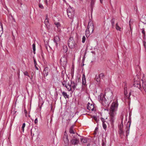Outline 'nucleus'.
<instances>
[{"label":"nucleus","instance_id":"f257e3e1","mask_svg":"<svg viewBox=\"0 0 146 146\" xmlns=\"http://www.w3.org/2000/svg\"><path fill=\"white\" fill-rule=\"evenodd\" d=\"M118 106L117 101L113 102L112 103L110 109L109 114L110 115V121L112 127H114V122L115 119V111L117 110Z\"/></svg>","mask_w":146,"mask_h":146},{"label":"nucleus","instance_id":"f03ea898","mask_svg":"<svg viewBox=\"0 0 146 146\" xmlns=\"http://www.w3.org/2000/svg\"><path fill=\"white\" fill-rule=\"evenodd\" d=\"M94 30L93 24L91 21H89L87 28L85 31V35L87 37L89 36L90 34L92 33Z\"/></svg>","mask_w":146,"mask_h":146},{"label":"nucleus","instance_id":"7ed1b4c3","mask_svg":"<svg viewBox=\"0 0 146 146\" xmlns=\"http://www.w3.org/2000/svg\"><path fill=\"white\" fill-rule=\"evenodd\" d=\"M98 98L100 101H101L102 104L104 106L107 107L109 106L110 103L108 102V100L105 98L104 95L101 94L100 95L98 96Z\"/></svg>","mask_w":146,"mask_h":146},{"label":"nucleus","instance_id":"20e7f679","mask_svg":"<svg viewBox=\"0 0 146 146\" xmlns=\"http://www.w3.org/2000/svg\"><path fill=\"white\" fill-rule=\"evenodd\" d=\"M68 45L70 48H76L77 44L75 43L72 37H70L68 41Z\"/></svg>","mask_w":146,"mask_h":146},{"label":"nucleus","instance_id":"39448f33","mask_svg":"<svg viewBox=\"0 0 146 146\" xmlns=\"http://www.w3.org/2000/svg\"><path fill=\"white\" fill-rule=\"evenodd\" d=\"M67 12L68 17L71 19H72L74 16V11L71 8H69L67 9Z\"/></svg>","mask_w":146,"mask_h":146},{"label":"nucleus","instance_id":"423d86ee","mask_svg":"<svg viewBox=\"0 0 146 146\" xmlns=\"http://www.w3.org/2000/svg\"><path fill=\"white\" fill-rule=\"evenodd\" d=\"M67 62V59L65 56H62L60 60L61 65L63 67L66 66Z\"/></svg>","mask_w":146,"mask_h":146},{"label":"nucleus","instance_id":"0eeeda50","mask_svg":"<svg viewBox=\"0 0 146 146\" xmlns=\"http://www.w3.org/2000/svg\"><path fill=\"white\" fill-rule=\"evenodd\" d=\"M71 143L73 145H77L79 142V139L77 138L76 135H74L73 137V138L71 141Z\"/></svg>","mask_w":146,"mask_h":146},{"label":"nucleus","instance_id":"6e6552de","mask_svg":"<svg viewBox=\"0 0 146 146\" xmlns=\"http://www.w3.org/2000/svg\"><path fill=\"white\" fill-rule=\"evenodd\" d=\"M87 109L89 111H95L96 109L94 108V105L93 104H90L88 103L87 105Z\"/></svg>","mask_w":146,"mask_h":146},{"label":"nucleus","instance_id":"1a4fd4ad","mask_svg":"<svg viewBox=\"0 0 146 146\" xmlns=\"http://www.w3.org/2000/svg\"><path fill=\"white\" fill-rule=\"evenodd\" d=\"M44 23L47 28L48 29H49L50 28V25L49 23V19H48V15H46Z\"/></svg>","mask_w":146,"mask_h":146},{"label":"nucleus","instance_id":"9d476101","mask_svg":"<svg viewBox=\"0 0 146 146\" xmlns=\"http://www.w3.org/2000/svg\"><path fill=\"white\" fill-rule=\"evenodd\" d=\"M131 122L130 121H128L127 124L126 125V136H128V135L129 133V131L130 127L131 125Z\"/></svg>","mask_w":146,"mask_h":146},{"label":"nucleus","instance_id":"9b49d317","mask_svg":"<svg viewBox=\"0 0 146 146\" xmlns=\"http://www.w3.org/2000/svg\"><path fill=\"white\" fill-rule=\"evenodd\" d=\"M54 42L55 43V46L56 48L58 47V42L60 41V38L58 36H56L54 37Z\"/></svg>","mask_w":146,"mask_h":146},{"label":"nucleus","instance_id":"f8f14e48","mask_svg":"<svg viewBox=\"0 0 146 146\" xmlns=\"http://www.w3.org/2000/svg\"><path fill=\"white\" fill-rule=\"evenodd\" d=\"M70 84V86H71L73 91H74L75 90L76 88V86L77 85V84L74 83V82L71 81Z\"/></svg>","mask_w":146,"mask_h":146},{"label":"nucleus","instance_id":"ddd939ff","mask_svg":"<svg viewBox=\"0 0 146 146\" xmlns=\"http://www.w3.org/2000/svg\"><path fill=\"white\" fill-rule=\"evenodd\" d=\"M133 85L134 86L140 89L141 91H142L141 85L140 84V82H135V83Z\"/></svg>","mask_w":146,"mask_h":146},{"label":"nucleus","instance_id":"4468645a","mask_svg":"<svg viewBox=\"0 0 146 146\" xmlns=\"http://www.w3.org/2000/svg\"><path fill=\"white\" fill-rule=\"evenodd\" d=\"M74 125H72L69 129V132L70 133L74 134L75 133L74 129Z\"/></svg>","mask_w":146,"mask_h":146},{"label":"nucleus","instance_id":"2eb2a0df","mask_svg":"<svg viewBox=\"0 0 146 146\" xmlns=\"http://www.w3.org/2000/svg\"><path fill=\"white\" fill-rule=\"evenodd\" d=\"M49 69L47 67H45L43 71V72L46 76L48 75Z\"/></svg>","mask_w":146,"mask_h":146},{"label":"nucleus","instance_id":"dca6fc26","mask_svg":"<svg viewBox=\"0 0 146 146\" xmlns=\"http://www.w3.org/2000/svg\"><path fill=\"white\" fill-rule=\"evenodd\" d=\"M63 140L65 143H68L69 140L68 138L67 135H64L63 137Z\"/></svg>","mask_w":146,"mask_h":146},{"label":"nucleus","instance_id":"f3484780","mask_svg":"<svg viewBox=\"0 0 146 146\" xmlns=\"http://www.w3.org/2000/svg\"><path fill=\"white\" fill-rule=\"evenodd\" d=\"M61 91L62 92L63 96H64L65 98L66 99V98H69V95L67 94L66 92H64V91L62 92V90H61Z\"/></svg>","mask_w":146,"mask_h":146},{"label":"nucleus","instance_id":"a211bd4d","mask_svg":"<svg viewBox=\"0 0 146 146\" xmlns=\"http://www.w3.org/2000/svg\"><path fill=\"white\" fill-rule=\"evenodd\" d=\"M3 30L2 27V24L0 22V36H1V35L3 33Z\"/></svg>","mask_w":146,"mask_h":146},{"label":"nucleus","instance_id":"6ab92c4d","mask_svg":"<svg viewBox=\"0 0 146 146\" xmlns=\"http://www.w3.org/2000/svg\"><path fill=\"white\" fill-rule=\"evenodd\" d=\"M68 86H67L66 87L67 88L68 91H73V90L71 88L70 83L68 84Z\"/></svg>","mask_w":146,"mask_h":146},{"label":"nucleus","instance_id":"aec40b11","mask_svg":"<svg viewBox=\"0 0 146 146\" xmlns=\"http://www.w3.org/2000/svg\"><path fill=\"white\" fill-rule=\"evenodd\" d=\"M80 141L82 143H86L87 141V140L86 138H83L80 139Z\"/></svg>","mask_w":146,"mask_h":146},{"label":"nucleus","instance_id":"412c9836","mask_svg":"<svg viewBox=\"0 0 146 146\" xmlns=\"http://www.w3.org/2000/svg\"><path fill=\"white\" fill-rule=\"evenodd\" d=\"M124 86V90H127V83L126 81L123 82V83L122 84Z\"/></svg>","mask_w":146,"mask_h":146},{"label":"nucleus","instance_id":"4be33fe9","mask_svg":"<svg viewBox=\"0 0 146 146\" xmlns=\"http://www.w3.org/2000/svg\"><path fill=\"white\" fill-rule=\"evenodd\" d=\"M115 28H116V29L117 31H121V28L119 26L117 23L116 24Z\"/></svg>","mask_w":146,"mask_h":146},{"label":"nucleus","instance_id":"5701e85b","mask_svg":"<svg viewBox=\"0 0 146 146\" xmlns=\"http://www.w3.org/2000/svg\"><path fill=\"white\" fill-rule=\"evenodd\" d=\"M63 52H64L66 53L68 50V48L66 45H64L63 47Z\"/></svg>","mask_w":146,"mask_h":146},{"label":"nucleus","instance_id":"b1692460","mask_svg":"<svg viewBox=\"0 0 146 146\" xmlns=\"http://www.w3.org/2000/svg\"><path fill=\"white\" fill-rule=\"evenodd\" d=\"M111 25L113 28L114 27L115 24V19L114 18H113L111 20Z\"/></svg>","mask_w":146,"mask_h":146},{"label":"nucleus","instance_id":"393cba45","mask_svg":"<svg viewBox=\"0 0 146 146\" xmlns=\"http://www.w3.org/2000/svg\"><path fill=\"white\" fill-rule=\"evenodd\" d=\"M100 77L98 75H96L95 77V79L97 82H99L100 81Z\"/></svg>","mask_w":146,"mask_h":146},{"label":"nucleus","instance_id":"a878e982","mask_svg":"<svg viewBox=\"0 0 146 146\" xmlns=\"http://www.w3.org/2000/svg\"><path fill=\"white\" fill-rule=\"evenodd\" d=\"M54 24L58 28L60 26V24L59 22H55Z\"/></svg>","mask_w":146,"mask_h":146},{"label":"nucleus","instance_id":"bb28decb","mask_svg":"<svg viewBox=\"0 0 146 146\" xmlns=\"http://www.w3.org/2000/svg\"><path fill=\"white\" fill-rule=\"evenodd\" d=\"M142 87L144 90L146 92V85L145 84H143Z\"/></svg>","mask_w":146,"mask_h":146},{"label":"nucleus","instance_id":"cd10ccee","mask_svg":"<svg viewBox=\"0 0 146 146\" xmlns=\"http://www.w3.org/2000/svg\"><path fill=\"white\" fill-rule=\"evenodd\" d=\"M33 52L34 53V54H35V43H34L33 44Z\"/></svg>","mask_w":146,"mask_h":146},{"label":"nucleus","instance_id":"c85d7f7f","mask_svg":"<svg viewBox=\"0 0 146 146\" xmlns=\"http://www.w3.org/2000/svg\"><path fill=\"white\" fill-rule=\"evenodd\" d=\"M62 84L63 86L66 87L67 86L66 85V81L64 80L62 82Z\"/></svg>","mask_w":146,"mask_h":146},{"label":"nucleus","instance_id":"c756f323","mask_svg":"<svg viewBox=\"0 0 146 146\" xmlns=\"http://www.w3.org/2000/svg\"><path fill=\"white\" fill-rule=\"evenodd\" d=\"M102 125L104 129L106 130L107 128V125L105 123H102Z\"/></svg>","mask_w":146,"mask_h":146},{"label":"nucleus","instance_id":"7c9ffc66","mask_svg":"<svg viewBox=\"0 0 146 146\" xmlns=\"http://www.w3.org/2000/svg\"><path fill=\"white\" fill-rule=\"evenodd\" d=\"M25 126V123H23L22 127V130L23 132H24V128Z\"/></svg>","mask_w":146,"mask_h":146},{"label":"nucleus","instance_id":"2f4dec72","mask_svg":"<svg viewBox=\"0 0 146 146\" xmlns=\"http://www.w3.org/2000/svg\"><path fill=\"white\" fill-rule=\"evenodd\" d=\"M100 78H103L105 75L103 73H102L98 75Z\"/></svg>","mask_w":146,"mask_h":146},{"label":"nucleus","instance_id":"473e14b6","mask_svg":"<svg viewBox=\"0 0 146 146\" xmlns=\"http://www.w3.org/2000/svg\"><path fill=\"white\" fill-rule=\"evenodd\" d=\"M82 85H84V86H86V80H82Z\"/></svg>","mask_w":146,"mask_h":146},{"label":"nucleus","instance_id":"72a5a7b5","mask_svg":"<svg viewBox=\"0 0 146 146\" xmlns=\"http://www.w3.org/2000/svg\"><path fill=\"white\" fill-rule=\"evenodd\" d=\"M74 69H72L71 71V76L72 78L74 76Z\"/></svg>","mask_w":146,"mask_h":146},{"label":"nucleus","instance_id":"f704fd0d","mask_svg":"<svg viewBox=\"0 0 146 146\" xmlns=\"http://www.w3.org/2000/svg\"><path fill=\"white\" fill-rule=\"evenodd\" d=\"M24 74L25 76H27L28 77L31 78V77L29 76L28 74V73L27 71H25L24 72Z\"/></svg>","mask_w":146,"mask_h":146},{"label":"nucleus","instance_id":"c9c22d12","mask_svg":"<svg viewBox=\"0 0 146 146\" xmlns=\"http://www.w3.org/2000/svg\"><path fill=\"white\" fill-rule=\"evenodd\" d=\"M142 33L143 34L144 37H145V32L144 29H142Z\"/></svg>","mask_w":146,"mask_h":146},{"label":"nucleus","instance_id":"e433bc0d","mask_svg":"<svg viewBox=\"0 0 146 146\" xmlns=\"http://www.w3.org/2000/svg\"><path fill=\"white\" fill-rule=\"evenodd\" d=\"M119 134L122 135L123 133V131L122 129H119Z\"/></svg>","mask_w":146,"mask_h":146},{"label":"nucleus","instance_id":"4c0bfd02","mask_svg":"<svg viewBox=\"0 0 146 146\" xmlns=\"http://www.w3.org/2000/svg\"><path fill=\"white\" fill-rule=\"evenodd\" d=\"M95 1V0H91V6L94 5Z\"/></svg>","mask_w":146,"mask_h":146},{"label":"nucleus","instance_id":"58836bf2","mask_svg":"<svg viewBox=\"0 0 146 146\" xmlns=\"http://www.w3.org/2000/svg\"><path fill=\"white\" fill-rule=\"evenodd\" d=\"M98 128L97 127H96L95 128V130L94 132V134L96 135L97 134V132L98 131Z\"/></svg>","mask_w":146,"mask_h":146},{"label":"nucleus","instance_id":"ea45409f","mask_svg":"<svg viewBox=\"0 0 146 146\" xmlns=\"http://www.w3.org/2000/svg\"><path fill=\"white\" fill-rule=\"evenodd\" d=\"M143 44L145 49L146 50V42L145 40L143 41Z\"/></svg>","mask_w":146,"mask_h":146},{"label":"nucleus","instance_id":"a19ab883","mask_svg":"<svg viewBox=\"0 0 146 146\" xmlns=\"http://www.w3.org/2000/svg\"><path fill=\"white\" fill-rule=\"evenodd\" d=\"M85 40H86V37L84 36H83V37L82 38V42L83 43H84L85 42Z\"/></svg>","mask_w":146,"mask_h":146},{"label":"nucleus","instance_id":"79ce46f5","mask_svg":"<svg viewBox=\"0 0 146 146\" xmlns=\"http://www.w3.org/2000/svg\"><path fill=\"white\" fill-rule=\"evenodd\" d=\"M93 119L94 120H95V121H96V122H97L98 121V120L97 117L96 116H93Z\"/></svg>","mask_w":146,"mask_h":146},{"label":"nucleus","instance_id":"37998d69","mask_svg":"<svg viewBox=\"0 0 146 146\" xmlns=\"http://www.w3.org/2000/svg\"><path fill=\"white\" fill-rule=\"evenodd\" d=\"M123 127V124L122 123L120 124L119 127V129H122V128Z\"/></svg>","mask_w":146,"mask_h":146},{"label":"nucleus","instance_id":"c03bdc74","mask_svg":"<svg viewBox=\"0 0 146 146\" xmlns=\"http://www.w3.org/2000/svg\"><path fill=\"white\" fill-rule=\"evenodd\" d=\"M39 7L41 9H44V7L42 5L40 4V3L39 4Z\"/></svg>","mask_w":146,"mask_h":146},{"label":"nucleus","instance_id":"a18cd8bd","mask_svg":"<svg viewBox=\"0 0 146 146\" xmlns=\"http://www.w3.org/2000/svg\"><path fill=\"white\" fill-rule=\"evenodd\" d=\"M101 120L102 121V123H107V122L105 121V119H104L103 118H101Z\"/></svg>","mask_w":146,"mask_h":146},{"label":"nucleus","instance_id":"49530a36","mask_svg":"<svg viewBox=\"0 0 146 146\" xmlns=\"http://www.w3.org/2000/svg\"><path fill=\"white\" fill-rule=\"evenodd\" d=\"M44 3L47 6L48 4V3L47 0H44Z\"/></svg>","mask_w":146,"mask_h":146},{"label":"nucleus","instance_id":"de8ad7c7","mask_svg":"<svg viewBox=\"0 0 146 146\" xmlns=\"http://www.w3.org/2000/svg\"><path fill=\"white\" fill-rule=\"evenodd\" d=\"M82 80H86L85 76L84 73L82 75Z\"/></svg>","mask_w":146,"mask_h":146},{"label":"nucleus","instance_id":"09e8293b","mask_svg":"<svg viewBox=\"0 0 146 146\" xmlns=\"http://www.w3.org/2000/svg\"><path fill=\"white\" fill-rule=\"evenodd\" d=\"M102 146H105V144L104 141H102Z\"/></svg>","mask_w":146,"mask_h":146},{"label":"nucleus","instance_id":"8fccbe9b","mask_svg":"<svg viewBox=\"0 0 146 146\" xmlns=\"http://www.w3.org/2000/svg\"><path fill=\"white\" fill-rule=\"evenodd\" d=\"M38 122V120H37V118H36L35 119V124H36Z\"/></svg>","mask_w":146,"mask_h":146},{"label":"nucleus","instance_id":"3c124183","mask_svg":"<svg viewBox=\"0 0 146 146\" xmlns=\"http://www.w3.org/2000/svg\"><path fill=\"white\" fill-rule=\"evenodd\" d=\"M34 61L35 66H36V65L37 64L35 59H34Z\"/></svg>","mask_w":146,"mask_h":146},{"label":"nucleus","instance_id":"603ef678","mask_svg":"<svg viewBox=\"0 0 146 146\" xmlns=\"http://www.w3.org/2000/svg\"><path fill=\"white\" fill-rule=\"evenodd\" d=\"M124 90V94L125 95L127 96V91L126 90Z\"/></svg>","mask_w":146,"mask_h":146},{"label":"nucleus","instance_id":"864d4df0","mask_svg":"<svg viewBox=\"0 0 146 146\" xmlns=\"http://www.w3.org/2000/svg\"><path fill=\"white\" fill-rule=\"evenodd\" d=\"M131 95V92H130L129 93V97H128V98L129 99V97Z\"/></svg>","mask_w":146,"mask_h":146},{"label":"nucleus","instance_id":"5fc2aeb1","mask_svg":"<svg viewBox=\"0 0 146 146\" xmlns=\"http://www.w3.org/2000/svg\"><path fill=\"white\" fill-rule=\"evenodd\" d=\"M35 66V68L37 70H38V68L37 66H36H36Z\"/></svg>","mask_w":146,"mask_h":146},{"label":"nucleus","instance_id":"6e6d98bb","mask_svg":"<svg viewBox=\"0 0 146 146\" xmlns=\"http://www.w3.org/2000/svg\"><path fill=\"white\" fill-rule=\"evenodd\" d=\"M33 74H34L33 73V72H32V73H31V76H32V77H31V79L32 78V76H33Z\"/></svg>","mask_w":146,"mask_h":146},{"label":"nucleus","instance_id":"4d7b16f0","mask_svg":"<svg viewBox=\"0 0 146 146\" xmlns=\"http://www.w3.org/2000/svg\"><path fill=\"white\" fill-rule=\"evenodd\" d=\"M24 111L25 113H27V110H24Z\"/></svg>","mask_w":146,"mask_h":146},{"label":"nucleus","instance_id":"13d9d810","mask_svg":"<svg viewBox=\"0 0 146 146\" xmlns=\"http://www.w3.org/2000/svg\"><path fill=\"white\" fill-rule=\"evenodd\" d=\"M100 3H102L103 0H100Z\"/></svg>","mask_w":146,"mask_h":146},{"label":"nucleus","instance_id":"bf43d9fd","mask_svg":"<svg viewBox=\"0 0 146 146\" xmlns=\"http://www.w3.org/2000/svg\"><path fill=\"white\" fill-rule=\"evenodd\" d=\"M53 0H49V2H51Z\"/></svg>","mask_w":146,"mask_h":146},{"label":"nucleus","instance_id":"052dcab7","mask_svg":"<svg viewBox=\"0 0 146 146\" xmlns=\"http://www.w3.org/2000/svg\"><path fill=\"white\" fill-rule=\"evenodd\" d=\"M130 21H129V25L130 27L131 26H130Z\"/></svg>","mask_w":146,"mask_h":146},{"label":"nucleus","instance_id":"680f3d73","mask_svg":"<svg viewBox=\"0 0 146 146\" xmlns=\"http://www.w3.org/2000/svg\"><path fill=\"white\" fill-rule=\"evenodd\" d=\"M45 47H46V49H47V47L46 46H45Z\"/></svg>","mask_w":146,"mask_h":146},{"label":"nucleus","instance_id":"e2e57ef3","mask_svg":"<svg viewBox=\"0 0 146 146\" xmlns=\"http://www.w3.org/2000/svg\"><path fill=\"white\" fill-rule=\"evenodd\" d=\"M31 134H32V129L31 130Z\"/></svg>","mask_w":146,"mask_h":146}]
</instances>
